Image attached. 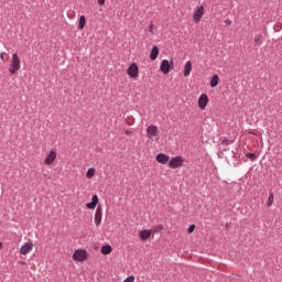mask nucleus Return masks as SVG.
Returning a JSON list of instances; mask_svg holds the SVG:
<instances>
[{
    "instance_id": "obj_1",
    "label": "nucleus",
    "mask_w": 282,
    "mask_h": 282,
    "mask_svg": "<svg viewBox=\"0 0 282 282\" xmlns=\"http://www.w3.org/2000/svg\"><path fill=\"white\" fill-rule=\"evenodd\" d=\"M19 69H21V58H19V54L13 53L9 65V74L14 76Z\"/></svg>"
},
{
    "instance_id": "obj_2",
    "label": "nucleus",
    "mask_w": 282,
    "mask_h": 282,
    "mask_svg": "<svg viewBox=\"0 0 282 282\" xmlns=\"http://www.w3.org/2000/svg\"><path fill=\"white\" fill-rule=\"evenodd\" d=\"M147 135L151 142H159L160 141V130L158 126H149L147 128Z\"/></svg>"
},
{
    "instance_id": "obj_3",
    "label": "nucleus",
    "mask_w": 282,
    "mask_h": 282,
    "mask_svg": "<svg viewBox=\"0 0 282 282\" xmlns=\"http://www.w3.org/2000/svg\"><path fill=\"white\" fill-rule=\"evenodd\" d=\"M87 257H89V254L85 249H78L73 253L74 261H79V262L87 261Z\"/></svg>"
},
{
    "instance_id": "obj_4",
    "label": "nucleus",
    "mask_w": 282,
    "mask_h": 282,
    "mask_svg": "<svg viewBox=\"0 0 282 282\" xmlns=\"http://www.w3.org/2000/svg\"><path fill=\"white\" fill-rule=\"evenodd\" d=\"M174 65L175 63L173 62V59H171L169 62V59H163L160 66V69L163 74H169V72H171V69H174Z\"/></svg>"
},
{
    "instance_id": "obj_5",
    "label": "nucleus",
    "mask_w": 282,
    "mask_h": 282,
    "mask_svg": "<svg viewBox=\"0 0 282 282\" xmlns=\"http://www.w3.org/2000/svg\"><path fill=\"white\" fill-rule=\"evenodd\" d=\"M170 169H181V166H184V158L182 156H175L169 162Z\"/></svg>"
},
{
    "instance_id": "obj_6",
    "label": "nucleus",
    "mask_w": 282,
    "mask_h": 282,
    "mask_svg": "<svg viewBox=\"0 0 282 282\" xmlns=\"http://www.w3.org/2000/svg\"><path fill=\"white\" fill-rule=\"evenodd\" d=\"M140 74V68H138V64L133 63L128 67V76L130 78H138Z\"/></svg>"
},
{
    "instance_id": "obj_7",
    "label": "nucleus",
    "mask_w": 282,
    "mask_h": 282,
    "mask_svg": "<svg viewBox=\"0 0 282 282\" xmlns=\"http://www.w3.org/2000/svg\"><path fill=\"white\" fill-rule=\"evenodd\" d=\"M56 151L51 150L47 154L46 158L44 160V164H46V166H52V164H54V161L56 160Z\"/></svg>"
},
{
    "instance_id": "obj_8",
    "label": "nucleus",
    "mask_w": 282,
    "mask_h": 282,
    "mask_svg": "<svg viewBox=\"0 0 282 282\" xmlns=\"http://www.w3.org/2000/svg\"><path fill=\"white\" fill-rule=\"evenodd\" d=\"M202 17H204V6H199L194 10L193 19L196 23H199Z\"/></svg>"
},
{
    "instance_id": "obj_9",
    "label": "nucleus",
    "mask_w": 282,
    "mask_h": 282,
    "mask_svg": "<svg viewBox=\"0 0 282 282\" xmlns=\"http://www.w3.org/2000/svg\"><path fill=\"white\" fill-rule=\"evenodd\" d=\"M34 250V243L32 241L25 242L21 249H20V253L22 254H30V251Z\"/></svg>"
},
{
    "instance_id": "obj_10",
    "label": "nucleus",
    "mask_w": 282,
    "mask_h": 282,
    "mask_svg": "<svg viewBox=\"0 0 282 282\" xmlns=\"http://www.w3.org/2000/svg\"><path fill=\"white\" fill-rule=\"evenodd\" d=\"M198 107L199 109L204 110L206 107H208V95L203 94L198 98Z\"/></svg>"
},
{
    "instance_id": "obj_11",
    "label": "nucleus",
    "mask_w": 282,
    "mask_h": 282,
    "mask_svg": "<svg viewBox=\"0 0 282 282\" xmlns=\"http://www.w3.org/2000/svg\"><path fill=\"white\" fill-rule=\"evenodd\" d=\"M102 224V207L98 206L95 213V225L100 226Z\"/></svg>"
},
{
    "instance_id": "obj_12",
    "label": "nucleus",
    "mask_w": 282,
    "mask_h": 282,
    "mask_svg": "<svg viewBox=\"0 0 282 282\" xmlns=\"http://www.w3.org/2000/svg\"><path fill=\"white\" fill-rule=\"evenodd\" d=\"M169 160H171V156H169L164 153H160L156 155V162H159V164H166V162H169Z\"/></svg>"
},
{
    "instance_id": "obj_13",
    "label": "nucleus",
    "mask_w": 282,
    "mask_h": 282,
    "mask_svg": "<svg viewBox=\"0 0 282 282\" xmlns=\"http://www.w3.org/2000/svg\"><path fill=\"white\" fill-rule=\"evenodd\" d=\"M96 206H98V196L94 195L91 198V203H88L86 205V208H88L89 210H94Z\"/></svg>"
},
{
    "instance_id": "obj_14",
    "label": "nucleus",
    "mask_w": 282,
    "mask_h": 282,
    "mask_svg": "<svg viewBox=\"0 0 282 282\" xmlns=\"http://www.w3.org/2000/svg\"><path fill=\"white\" fill-rule=\"evenodd\" d=\"M192 70H193V64L191 63V61H188V62L185 63V66H184V76H185V78L191 76Z\"/></svg>"
},
{
    "instance_id": "obj_15",
    "label": "nucleus",
    "mask_w": 282,
    "mask_h": 282,
    "mask_svg": "<svg viewBox=\"0 0 282 282\" xmlns=\"http://www.w3.org/2000/svg\"><path fill=\"white\" fill-rule=\"evenodd\" d=\"M152 231L151 230H141L139 232V237L141 239V241H147V239H149V237H151Z\"/></svg>"
},
{
    "instance_id": "obj_16",
    "label": "nucleus",
    "mask_w": 282,
    "mask_h": 282,
    "mask_svg": "<svg viewBox=\"0 0 282 282\" xmlns=\"http://www.w3.org/2000/svg\"><path fill=\"white\" fill-rule=\"evenodd\" d=\"M159 55H160V48L158 46H153V48L150 53L151 61H155Z\"/></svg>"
},
{
    "instance_id": "obj_17",
    "label": "nucleus",
    "mask_w": 282,
    "mask_h": 282,
    "mask_svg": "<svg viewBox=\"0 0 282 282\" xmlns=\"http://www.w3.org/2000/svg\"><path fill=\"white\" fill-rule=\"evenodd\" d=\"M219 85V75H213L210 80V87H217Z\"/></svg>"
},
{
    "instance_id": "obj_18",
    "label": "nucleus",
    "mask_w": 282,
    "mask_h": 282,
    "mask_svg": "<svg viewBox=\"0 0 282 282\" xmlns=\"http://www.w3.org/2000/svg\"><path fill=\"white\" fill-rule=\"evenodd\" d=\"M111 246L106 245L101 247V254H111Z\"/></svg>"
},
{
    "instance_id": "obj_19",
    "label": "nucleus",
    "mask_w": 282,
    "mask_h": 282,
    "mask_svg": "<svg viewBox=\"0 0 282 282\" xmlns=\"http://www.w3.org/2000/svg\"><path fill=\"white\" fill-rule=\"evenodd\" d=\"M95 175H96V169H94V167L88 169V171L86 173V177L88 180H91V177H94Z\"/></svg>"
},
{
    "instance_id": "obj_20",
    "label": "nucleus",
    "mask_w": 282,
    "mask_h": 282,
    "mask_svg": "<svg viewBox=\"0 0 282 282\" xmlns=\"http://www.w3.org/2000/svg\"><path fill=\"white\" fill-rule=\"evenodd\" d=\"M85 23H87V21L85 19V15H82L79 18V24H78L79 30H84L85 29Z\"/></svg>"
},
{
    "instance_id": "obj_21",
    "label": "nucleus",
    "mask_w": 282,
    "mask_h": 282,
    "mask_svg": "<svg viewBox=\"0 0 282 282\" xmlns=\"http://www.w3.org/2000/svg\"><path fill=\"white\" fill-rule=\"evenodd\" d=\"M272 204H274V194H270L269 195V198H268V202H267V206H272Z\"/></svg>"
},
{
    "instance_id": "obj_22",
    "label": "nucleus",
    "mask_w": 282,
    "mask_h": 282,
    "mask_svg": "<svg viewBox=\"0 0 282 282\" xmlns=\"http://www.w3.org/2000/svg\"><path fill=\"white\" fill-rule=\"evenodd\" d=\"M247 158H249V160L254 162V160L257 159V154H254V153H247Z\"/></svg>"
},
{
    "instance_id": "obj_23",
    "label": "nucleus",
    "mask_w": 282,
    "mask_h": 282,
    "mask_svg": "<svg viewBox=\"0 0 282 282\" xmlns=\"http://www.w3.org/2000/svg\"><path fill=\"white\" fill-rule=\"evenodd\" d=\"M187 232L191 235L192 232H195V225H191L187 229Z\"/></svg>"
},
{
    "instance_id": "obj_24",
    "label": "nucleus",
    "mask_w": 282,
    "mask_h": 282,
    "mask_svg": "<svg viewBox=\"0 0 282 282\" xmlns=\"http://www.w3.org/2000/svg\"><path fill=\"white\" fill-rule=\"evenodd\" d=\"M162 230H164V226H162V225H159V226L155 228V232H162Z\"/></svg>"
},
{
    "instance_id": "obj_25",
    "label": "nucleus",
    "mask_w": 282,
    "mask_h": 282,
    "mask_svg": "<svg viewBox=\"0 0 282 282\" xmlns=\"http://www.w3.org/2000/svg\"><path fill=\"white\" fill-rule=\"evenodd\" d=\"M148 32H149L150 34H153V23H151V24L149 25Z\"/></svg>"
},
{
    "instance_id": "obj_26",
    "label": "nucleus",
    "mask_w": 282,
    "mask_h": 282,
    "mask_svg": "<svg viewBox=\"0 0 282 282\" xmlns=\"http://www.w3.org/2000/svg\"><path fill=\"white\" fill-rule=\"evenodd\" d=\"M6 52H3V53H0V58H1V61H6Z\"/></svg>"
},
{
    "instance_id": "obj_27",
    "label": "nucleus",
    "mask_w": 282,
    "mask_h": 282,
    "mask_svg": "<svg viewBox=\"0 0 282 282\" xmlns=\"http://www.w3.org/2000/svg\"><path fill=\"white\" fill-rule=\"evenodd\" d=\"M98 6H102L105 3V0H97Z\"/></svg>"
},
{
    "instance_id": "obj_28",
    "label": "nucleus",
    "mask_w": 282,
    "mask_h": 282,
    "mask_svg": "<svg viewBox=\"0 0 282 282\" xmlns=\"http://www.w3.org/2000/svg\"><path fill=\"white\" fill-rule=\"evenodd\" d=\"M254 42L257 43V45H261V42H260L259 37H256Z\"/></svg>"
},
{
    "instance_id": "obj_29",
    "label": "nucleus",
    "mask_w": 282,
    "mask_h": 282,
    "mask_svg": "<svg viewBox=\"0 0 282 282\" xmlns=\"http://www.w3.org/2000/svg\"><path fill=\"white\" fill-rule=\"evenodd\" d=\"M225 23H226V25H231L232 21L226 20Z\"/></svg>"
},
{
    "instance_id": "obj_30",
    "label": "nucleus",
    "mask_w": 282,
    "mask_h": 282,
    "mask_svg": "<svg viewBox=\"0 0 282 282\" xmlns=\"http://www.w3.org/2000/svg\"><path fill=\"white\" fill-rule=\"evenodd\" d=\"M130 133H132L131 130H126V135H130Z\"/></svg>"
},
{
    "instance_id": "obj_31",
    "label": "nucleus",
    "mask_w": 282,
    "mask_h": 282,
    "mask_svg": "<svg viewBox=\"0 0 282 282\" xmlns=\"http://www.w3.org/2000/svg\"><path fill=\"white\" fill-rule=\"evenodd\" d=\"M0 248H3V243L2 242H0Z\"/></svg>"
},
{
    "instance_id": "obj_32",
    "label": "nucleus",
    "mask_w": 282,
    "mask_h": 282,
    "mask_svg": "<svg viewBox=\"0 0 282 282\" xmlns=\"http://www.w3.org/2000/svg\"><path fill=\"white\" fill-rule=\"evenodd\" d=\"M22 263V265H25V262H21Z\"/></svg>"
}]
</instances>
